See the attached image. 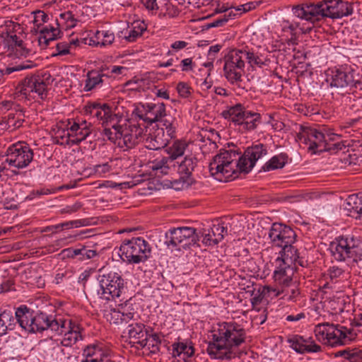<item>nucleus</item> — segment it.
<instances>
[{
	"label": "nucleus",
	"mask_w": 362,
	"mask_h": 362,
	"mask_svg": "<svg viewBox=\"0 0 362 362\" xmlns=\"http://www.w3.org/2000/svg\"><path fill=\"white\" fill-rule=\"evenodd\" d=\"M292 11L296 17L308 21L313 26L327 18L337 19L350 16L353 13V6L342 0H322L294 6Z\"/></svg>",
	"instance_id": "f03ea898"
},
{
	"label": "nucleus",
	"mask_w": 362,
	"mask_h": 362,
	"mask_svg": "<svg viewBox=\"0 0 362 362\" xmlns=\"http://www.w3.org/2000/svg\"><path fill=\"white\" fill-rule=\"evenodd\" d=\"M13 49H14L15 54L18 57H26L30 53V49H28L24 46L23 40L21 42L16 44Z\"/></svg>",
	"instance_id": "bf43d9fd"
},
{
	"label": "nucleus",
	"mask_w": 362,
	"mask_h": 362,
	"mask_svg": "<svg viewBox=\"0 0 362 362\" xmlns=\"http://www.w3.org/2000/svg\"><path fill=\"white\" fill-rule=\"evenodd\" d=\"M146 28L144 21H134L126 29L120 31L118 33V37L124 39L127 42H132L142 35Z\"/></svg>",
	"instance_id": "cd10ccee"
},
{
	"label": "nucleus",
	"mask_w": 362,
	"mask_h": 362,
	"mask_svg": "<svg viewBox=\"0 0 362 362\" xmlns=\"http://www.w3.org/2000/svg\"><path fill=\"white\" fill-rule=\"evenodd\" d=\"M112 112L111 107L107 103H91L85 107V113L95 117L102 124Z\"/></svg>",
	"instance_id": "c85d7f7f"
},
{
	"label": "nucleus",
	"mask_w": 362,
	"mask_h": 362,
	"mask_svg": "<svg viewBox=\"0 0 362 362\" xmlns=\"http://www.w3.org/2000/svg\"><path fill=\"white\" fill-rule=\"evenodd\" d=\"M227 23L226 16H219L213 20L212 22L206 23L205 27L206 29L211 28H218L224 26Z\"/></svg>",
	"instance_id": "680f3d73"
},
{
	"label": "nucleus",
	"mask_w": 362,
	"mask_h": 362,
	"mask_svg": "<svg viewBox=\"0 0 362 362\" xmlns=\"http://www.w3.org/2000/svg\"><path fill=\"white\" fill-rule=\"evenodd\" d=\"M235 151L222 149L209 163V172L216 179L222 180V177H229L235 172L233 161L236 160Z\"/></svg>",
	"instance_id": "f8f14e48"
},
{
	"label": "nucleus",
	"mask_w": 362,
	"mask_h": 362,
	"mask_svg": "<svg viewBox=\"0 0 362 362\" xmlns=\"http://www.w3.org/2000/svg\"><path fill=\"white\" fill-rule=\"evenodd\" d=\"M187 146L188 144L185 141L176 140L173 141L171 146L165 147V151L169 155L168 158L172 160V163L175 164V162L185 154Z\"/></svg>",
	"instance_id": "58836bf2"
},
{
	"label": "nucleus",
	"mask_w": 362,
	"mask_h": 362,
	"mask_svg": "<svg viewBox=\"0 0 362 362\" xmlns=\"http://www.w3.org/2000/svg\"><path fill=\"white\" fill-rule=\"evenodd\" d=\"M337 356H343L350 362H362V350L360 349H354L339 351L337 352Z\"/></svg>",
	"instance_id": "8fccbe9b"
},
{
	"label": "nucleus",
	"mask_w": 362,
	"mask_h": 362,
	"mask_svg": "<svg viewBox=\"0 0 362 362\" xmlns=\"http://www.w3.org/2000/svg\"><path fill=\"white\" fill-rule=\"evenodd\" d=\"M174 165L172 160L168 159V157H163L151 162L150 168L156 173L160 172L163 175H167L173 170Z\"/></svg>",
	"instance_id": "79ce46f5"
},
{
	"label": "nucleus",
	"mask_w": 362,
	"mask_h": 362,
	"mask_svg": "<svg viewBox=\"0 0 362 362\" xmlns=\"http://www.w3.org/2000/svg\"><path fill=\"white\" fill-rule=\"evenodd\" d=\"M56 21L57 25L62 26L66 30L74 28L78 22V20L70 11L60 13L59 18H57Z\"/></svg>",
	"instance_id": "49530a36"
},
{
	"label": "nucleus",
	"mask_w": 362,
	"mask_h": 362,
	"mask_svg": "<svg viewBox=\"0 0 362 362\" xmlns=\"http://www.w3.org/2000/svg\"><path fill=\"white\" fill-rule=\"evenodd\" d=\"M127 120V119L122 115L112 112L107 119L102 123L104 128L103 135L111 142L118 144L120 138H122V130Z\"/></svg>",
	"instance_id": "6ab92c4d"
},
{
	"label": "nucleus",
	"mask_w": 362,
	"mask_h": 362,
	"mask_svg": "<svg viewBox=\"0 0 362 362\" xmlns=\"http://www.w3.org/2000/svg\"><path fill=\"white\" fill-rule=\"evenodd\" d=\"M33 159V151L23 142L10 146L6 153V158L0 165V171L11 170L13 175H18L19 170L28 166Z\"/></svg>",
	"instance_id": "20e7f679"
},
{
	"label": "nucleus",
	"mask_w": 362,
	"mask_h": 362,
	"mask_svg": "<svg viewBox=\"0 0 362 362\" xmlns=\"http://www.w3.org/2000/svg\"><path fill=\"white\" fill-rule=\"evenodd\" d=\"M165 105L163 103H148L138 105L132 112V116L139 118L145 124H152L158 122L165 116Z\"/></svg>",
	"instance_id": "dca6fc26"
},
{
	"label": "nucleus",
	"mask_w": 362,
	"mask_h": 362,
	"mask_svg": "<svg viewBox=\"0 0 362 362\" xmlns=\"http://www.w3.org/2000/svg\"><path fill=\"white\" fill-rule=\"evenodd\" d=\"M226 234L227 228L223 226V223L213 224L210 229L204 230L202 243L208 246L215 245L221 242Z\"/></svg>",
	"instance_id": "a878e982"
},
{
	"label": "nucleus",
	"mask_w": 362,
	"mask_h": 362,
	"mask_svg": "<svg viewBox=\"0 0 362 362\" xmlns=\"http://www.w3.org/2000/svg\"><path fill=\"white\" fill-rule=\"evenodd\" d=\"M14 329V315L11 310H0V337L6 334L8 329Z\"/></svg>",
	"instance_id": "a19ab883"
},
{
	"label": "nucleus",
	"mask_w": 362,
	"mask_h": 362,
	"mask_svg": "<svg viewBox=\"0 0 362 362\" xmlns=\"http://www.w3.org/2000/svg\"><path fill=\"white\" fill-rule=\"evenodd\" d=\"M24 112L21 106H15V111L10 112L3 118L1 126L9 131H13L22 126L24 122Z\"/></svg>",
	"instance_id": "c756f323"
},
{
	"label": "nucleus",
	"mask_w": 362,
	"mask_h": 362,
	"mask_svg": "<svg viewBox=\"0 0 362 362\" xmlns=\"http://www.w3.org/2000/svg\"><path fill=\"white\" fill-rule=\"evenodd\" d=\"M118 255L129 264L145 262L151 255V247L142 238H133L124 241L119 247Z\"/></svg>",
	"instance_id": "6e6552de"
},
{
	"label": "nucleus",
	"mask_w": 362,
	"mask_h": 362,
	"mask_svg": "<svg viewBox=\"0 0 362 362\" xmlns=\"http://www.w3.org/2000/svg\"><path fill=\"white\" fill-rule=\"evenodd\" d=\"M59 330H54L59 334H64L61 344L71 347L79 339H82L81 328L78 323L70 319H58Z\"/></svg>",
	"instance_id": "a211bd4d"
},
{
	"label": "nucleus",
	"mask_w": 362,
	"mask_h": 362,
	"mask_svg": "<svg viewBox=\"0 0 362 362\" xmlns=\"http://www.w3.org/2000/svg\"><path fill=\"white\" fill-rule=\"evenodd\" d=\"M197 162V158L193 155L186 156L181 161L176 160L175 162L173 170L177 171L180 175V178L173 182L174 189L177 190L184 189L194 183L195 180L192 177V172L194 170Z\"/></svg>",
	"instance_id": "ddd939ff"
},
{
	"label": "nucleus",
	"mask_w": 362,
	"mask_h": 362,
	"mask_svg": "<svg viewBox=\"0 0 362 362\" xmlns=\"http://www.w3.org/2000/svg\"><path fill=\"white\" fill-rule=\"evenodd\" d=\"M14 325L16 320L19 325L26 331H29L30 321H32L34 313L25 305H22L16 309L14 313Z\"/></svg>",
	"instance_id": "4c0bfd02"
},
{
	"label": "nucleus",
	"mask_w": 362,
	"mask_h": 362,
	"mask_svg": "<svg viewBox=\"0 0 362 362\" xmlns=\"http://www.w3.org/2000/svg\"><path fill=\"white\" fill-rule=\"evenodd\" d=\"M35 66V64L32 61H27L21 64L16 65L12 67H7L5 69L1 71V74L8 75L14 71H21L26 69H30Z\"/></svg>",
	"instance_id": "6e6d98bb"
},
{
	"label": "nucleus",
	"mask_w": 362,
	"mask_h": 362,
	"mask_svg": "<svg viewBox=\"0 0 362 362\" xmlns=\"http://www.w3.org/2000/svg\"><path fill=\"white\" fill-rule=\"evenodd\" d=\"M269 287L264 286L262 288V291H260V289H258L256 293H253L254 296L251 298V303L254 309L262 302L264 294L269 293Z\"/></svg>",
	"instance_id": "4d7b16f0"
},
{
	"label": "nucleus",
	"mask_w": 362,
	"mask_h": 362,
	"mask_svg": "<svg viewBox=\"0 0 362 362\" xmlns=\"http://www.w3.org/2000/svg\"><path fill=\"white\" fill-rule=\"evenodd\" d=\"M331 252L337 261L352 259L357 262L362 257V240L350 235L341 236L332 243Z\"/></svg>",
	"instance_id": "423d86ee"
},
{
	"label": "nucleus",
	"mask_w": 362,
	"mask_h": 362,
	"mask_svg": "<svg viewBox=\"0 0 362 362\" xmlns=\"http://www.w3.org/2000/svg\"><path fill=\"white\" fill-rule=\"evenodd\" d=\"M244 60H246L251 67H262L269 62L268 57L264 53L255 51L252 49L245 47L241 49Z\"/></svg>",
	"instance_id": "2f4dec72"
},
{
	"label": "nucleus",
	"mask_w": 362,
	"mask_h": 362,
	"mask_svg": "<svg viewBox=\"0 0 362 362\" xmlns=\"http://www.w3.org/2000/svg\"><path fill=\"white\" fill-rule=\"evenodd\" d=\"M171 354L177 362H187L194 354V348L184 343H175L172 345Z\"/></svg>",
	"instance_id": "c9c22d12"
},
{
	"label": "nucleus",
	"mask_w": 362,
	"mask_h": 362,
	"mask_svg": "<svg viewBox=\"0 0 362 362\" xmlns=\"http://www.w3.org/2000/svg\"><path fill=\"white\" fill-rule=\"evenodd\" d=\"M226 119L239 126L242 131H252L261 123V115L247 110L242 104L238 103L222 112Z\"/></svg>",
	"instance_id": "0eeeda50"
},
{
	"label": "nucleus",
	"mask_w": 362,
	"mask_h": 362,
	"mask_svg": "<svg viewBox=\"0 0 362 362\" xmlns=\"http://www.w3.org/2000/svg\"><path fill=\"white\" fill-rule=\"evenodd\" d=\"M127 329L132 346H135L138 349L146 348L149 332L145 325L141 322H134L129 325Z\"/></svg>",
	"instance_id": "5701e85b"
},
{
	"label": "nucleus",
	"mask_w": 362,
	"mask_h": 362,
	"mask_svg": "<svg viewBox=\"0 0 362 362\" xmlns=\"http://www.w3.org/2000/svg\"><path fill=\"white\" fill-rule=\"evenodd\" d=\"M61 33L58 28L53 26L43 27L39 32L38 44L42 48L45 49L50 41H53L59 37Z\"/></svg>",
	"instance_id": "e433bc0d"
},
{
	"label": "nucleus",
	"mask_w": 362,
	"mask_h": 362,
	"mask_svg": "<svg viewBox=\"0 0 362 362\" xmlns=\"http://www.w3.org/2000/svg\"><path fill=\"white\" fill-rule=\"evenodd\" d=\"M66 144L69 145L78 144L85 140L90 134V129H85L84 127H80L78 123L74 124L67 129Z\"/></svg>",
	"instance_id": "473e14b6"
},
{
	"label": "nucleus",
	"mask_w": 362,
	"mask_h": 362,
	"mask_svg": "<svg viewBox=\"0 0 362 362\" xmlns=\"http://www.w3.org/2000/svg\"><path fill=\"white\" fill-rule=\"evenodd\" d=\"M93 170L95 174L102 176L111 170V166L108 163L95 165L93 166Z\"/></svg>",
	"instance_id": "338daca9"
},
{
	"label": "nucleus",
	"mask_w": 362,
	"mask_h": 362,
	"mask_svg": "<svg viewBox=\"0 0 362 362\" xmlns=\"http://www.w3.org/2000/svg\"><path fill=\"white\" fill-rule=\"evenodd\" d=\"M211 337L206 348L209 355L216 359H231L236 356L235 349L245 342L246 332L237 323L223 322L214 329Z\"/></svg>",
	"instance_id": "f257e3e1"
},
{
	"label": "nucleus",
	"mask_w": 362,
	"mask_h": 362,
	"mask_svg": "<svg viewBox=\"0 0 362 362\" xmlns=\"http://www.w3.org/2000/svg\"><path fill=\"white\" fill-rule=\"evenodd\" d=\"M344 274V270L337 267L332 266L327 271L325 274V279L326 283L324 284V288H331V284H335L340 281L341 276Z\"/></svg>",
	"instance_id": "c03bdc74"
},
{
	"label": "nucleus",
	"mask_w": 362,
	"mask_h": 362,
	"mask_svg": "<svg viewBox=\"0 0 362 362\" xmlns=\"http://www.w3.org/2000/svg\"><path fill=\"white\" fill-rule=\"evenodd\" d=\"M361 202V193L351 194L348 197L345 209L350 213V216L356 218V216L358 215Z\"/></svg>",
	"instance_id": "a18cd8bd"
},
{
	"label": "nucleus",
	"mask_w": 362,
	"mask_h": 362,
	"mask_svg": "<svg viewBox=\"0 0 362 362\" xmlns=\"http://www.w3.org/2000/svg\"><path fill=\"white\" fill-rule=\"evenodd\" d=\"M103 315L107 321L112 324L122 323V311L110 308L103 310Z\"/></svg>",
	"instance_id": "603ef678"
},
{
	"label": "nucleus",
	"mask_w": 362,
	"mask_h": 362,
	"mask_svg": "<svg viewBox=\"0 0 362 362\" xmlns=\"http://www.w3.org/2000/svg\"><path fill=\"white\" fill-rule=\"evenodd\" d=\"M83 206V204L80 202H76L72 205H67L60 210V214H71L79 211Z\"/></svg>",
	"instance_id": "e2e57ef3"
},
{
	"label": "nucleus",
	"mask_w": 362,
	"mask_h": 362,
	"mask_svg": "<svg viewBox=\"0 0 362 362\" xmlns=\"http://www.w3.org/2000/svg\"><path fill=\"white\" fill-rule=\"evenodd\" d=\"M295 267L293 266L284 265L281 263L274 273L275 281L284 286H289L295 273Z\"/></svg>",
	"instance_id": "72a5a7b5"
},
{
	"label": "nucleus",
	"mask_w": 362,
	"mask_h": 362,
	"mask_svg": "<svg viewBox=\"0 0 362 362\" xmlns=\"http://www.w3.org/2000/svg\"><path fill=\"white\" fill-rule=\"evenodd\" d=\"M198 241L199 236L192 227L174 228L166 233L165 244L168 247H176L178 250L198 245Z\"/></svg>",
	"instance_id": "9b49d317"
},
{
	"label": "nucleus",
	"mask_w": 362,
	"mask_h": 362,
	"mask_svg": "<svg viewBox=\"0 0 362 362\" xmlns=\"http://www.w3.org/2000/svg\"><path fill=\"white\" fill-rule=\"evenodd\" d=\"M354 73L352 71L336 69L332 71L330 86L337 88H349L353 85Z\"/></svg>",
	"instance_id": "bb28decb"
},
{
	"label": "nucleus",
	"mask_w": 362,
	"mask_h": 362,
	"mask_svg": "<svg viewBox=\"0 0 362 362\" xmlns=\"http://www.w3.org/2000/svg\"><path fill=\"white\" fill-rule=\"evenodd\" d=\"M110 76L105 73L104 69L100 71L94 70L90 71L88 73L84 88L87 91L91 90L97 86L103 83L105 78H108Z\"/></svg>",
	"instance_id": "ea45409f"
},
{
	"label": "nucleus",
	"mask_w": 362,
	"mask_h": 362,
	"mask_svg": "<svg viewBox=\"0 0 362 362\" xmlns=\"http://www.w3.org/2000/svg\"><path fill=\"white\" fill-rule=\"evenodd\" d=\"M86 359L82 362H114L109 354L99 346H89L83 351Z\"/></svg>",
	"instance_id": "7c9ffc66"
},
{
	"label": "nucleus",
	"mask_w": 362,
	"mask_h": 362,
	"mask_svg": "<svg viewBox=\"0 0 362 362\" xmlns=\"http://www.w3.org/2000/svg\"><path fill=\"white\" fill-rule=\"evenodd\" d=\"M52 81L50 74L27 77L17 88L25 96L30 95V93H35L43 100L47 95V88Z\"/></svg>",
	"instance_id": "2eb2a0df"
},
{
	"label": "nucleus",
	"mask_w": 362,
	"mask_h": 362,
	"mask_svg": "<svg viewBox=\"0 0 362 362\" xmlns=\"http://www.w3.org/2000/svg\"><path fill=\"white\" fill-rule=\"evenodd\" d=\"M298 23H289L288 21L284 22L282 25V31L289 33L291 35V39L288 40V45H294L296 43V30L299 27Z\"/></svg>",
	"instance_id": "5fc2aeb1"
},
{
	"label": "nucleus",
	"mask_w": 362,
	"mask_h": 362,
	"mask_svg": "<svg viewBox=\"0 0 362 362\" xmlns=\"http://www.w3.org/2000/svg\"><path fill=\"white\" fill-rule=\"evenodd\" d=\"M244 68L245 60L241 49H232L224 57V76L231 84L240 86Z\"/></svg>",
	"instance_id": "9d476101"
},
{
	"label": "nucleus",
	"mask_w": 362,
	"mask_h": 362,
	"mask_svg": "<svg viewBox=\"0 0 362 362\" xmlns=\"http://www.w3.org/2000/svg\"><path fill=\"white\" fill-rule=\"evenodd\" d=\"M276 262L284 265L296 267V264L303 266V260L300 257L298 249L295 244H288L279 251V257Z\"/></svg>",
	"instance_id": "393cba45"
},
{
	"label": "nucleus",
	"mask_w": 362,
	"mask_h": 362,
	"mask_svg": "<svg viewBox=\"0 0 362 362\" xmlns=\"http://www.w3.org/2000/svg\"><path fill=\"white\" fill-rule=\"evenodd\" d=\"M267 147L262 144H258L248 147L244 154L239 158L235 165L240 172L248 173L254 167L255 163L266 156Z\"/></svg>",
	"instance_id": "aec40b11"
},
{
	"label": "nucleus",
	"mask_w": 362,
	"mask_h": 362,
	"mask_svg": "<svg viewBox=\"0 0 362 362\" xmlns=\"http://www.w3.org/2000/svg\"><path fill=\"white\" fill-rule=\"evenodd\" d=\"M52 357L57 362H76V358L72 355L71 347L57 344L52 348Z\"/></svg>",
	"instance_id": "f704fd0d"
},
{
	"label": "nucleus",
	"mask_w": 362,
	"mask_h": 362,
	"mask_svg": "<svg viewBox=\"0 0 362 362\" xmlns=\"http://www.w3.org/2000/svg\"><path fill=\"white\" fill-rule=\"evenodd\" d=\"M172 139L167 136L163 128H157L148 135L144 134L143 141L148 149L159 150L165 148Z\"/></svg>",
	"instance_id": "b1692460"
},
{
	"label": "nucleus",
	"mask_w": 362,
	"mask_h": 362,
	"mask_svg": "<svg viewBox=\"0 0 362 362\" xmlns=\"http://www.w3.org/2000/svg\"><path fill=\"white\" fill-rule=\"evenodd\" d=\"M100 290L98 293L102 299L110 300L120 298L125 293L124 281L115 272L103 273L98 276Z\"/></svg>",
	"instance_id": "1a4fd4ad"
},
{
	"label": "nucleus",
	"mask_w": 362,
	"mask_h": 362,
	"mask_svg": "<svg viewBox=\"0 0 362 362\" xmlns=\"http://www.w3.org/2000/svg\"><path fill=\"white\" fill-rule=\"evenodd\" d=\"M341 135L337 138L335 141H327L325 151H329L332 153H336L339 151H344L349 146V143L347 141L340 140Z\"/></svg>",
	"instance_id": "09e8293b"
},
{
	"label": "nucleus",
	"mask_w": 362,
	"mask_h": 362,
	"mask_svg": "<svg viewBox=\"0 0 362 362\" xmlns=\"http://www.w3.org/2000/svg\"><path fill=\"white\" fill-rule=\"evenodd\" d=\"M160 14L167 18H175L180 13L179 9L170 2H166L160 8Z\"/></svg>",
	"instance_id": "864d4df0"
},
{
	"label": "nucleus",
	"mask_w": 362,
	"mask_h": 362,
	"mask_svg": "<svg viewBox=\"0 0 362 362\" xmlns=\"http://www.w3.org/2000/svg\"><path fill=\"white\" fill-rule=\"evenodd\" d=\"M104 30H97L94 36L92 37L90 40V45L95 46H103L102 43L104 42Z\"/></svg>",
	"instance_id": "69168bd1"
},
{
	"label": "nucleus",
	"mask_w": 362,
	"mask_h": 362,
	"mask_svg": "<svg viewBox=\"0 0 362 362\" xmlns=\"http://www.w3.org/2000/svg\"><path fill=\"white\" fill-rule=\"evenodd\" d=\"M314 332L320 342L332 347L349 344L357 337L354 329L328 322L315 325Z\"/></svg>",
	"instance_id": "7ed1b4c3"
},
{
	"label": "nucleus",
	"mask_w": 362,
	"mask_h": 362,
	"mask_svg": "<svg viewBox=\"0 0 362 362\" xmlns=\"http://www.w3.org/2000/svg\"><path fill=\"white\" fill-rule=\"evenodd\" d=\"M286 163V157L283 154L273 156L263 166L264 171H270L279 168H282Z\"/></svg>",
	"instance_id": "de8ad7c7"
},
{
	"label": "nucleus",
	"mask_w": 362,
	"mask_h": 362,
	"mask_svg": "<svg viewBox=\"0 0 362 362\" xmlns=\"http://www.w3.org/2000/svg\"><path fill=\"white\" fill-rule=\"evenodd\" d=\"M146 345L147 349L151 354H156L160 351V345L161 344V340L160 336L156 334H150L148 332V336L146 339Z\"/></svg>",
	"instance_id": "3c124183"
},
{
	"label": "nucleus",
	"mask_w": 362,
	"mask_h": 362,
	"mask_svg": "<svg viewBox=\"0 0 362 362\" xmlns=\"http://www.w3.org/2000/svg\"><path fill=\"white\" fill-rule=\"evenodd\" d=\"M179 95L182 98H187L191 94V88L185 82H180L177 86Z\"/></svg>",
	"instance_id": "0e129e2a"
},
{
	"label": "nucleus",
	"mask_w": 362,
	"mask_h": 362,
	"mask_svg": "<svg viewBox=\"0 0 362 362\" xmlns=\"http://www.w3.org/2000/svg\"><path fill=\"white\" fill-rule=\"evenodd\" d=\"M141 120L136 117L127 119L126 125L122 130V138L118 141V146L126 148H132L137 144L143 141L144 137V131L147 126L144 122L140 123Z\"/></svg>",
	"instance_id": "4468645a"
},
{
	"label": "nucleus",
	"mask_w": 362,
	"mask_h": 362,
	"mask_svg": "<svg viewBox=\"0 0 362 362\" xmlns=\"http://www.w3.org/2000/svg\"><path fill=\"white\" fill-rule=\"evenodd\" d=\"M158 122L162 126L161 128L164 129L168 137L170 136L173 139L176 136L177 122L173 116L167 115L165 112V116L162 117Z\"/></svg>",
	"instance_id": "37998d69"
},
{
	"label": "nucleus",
	"mask_w": 362,
	"mask_h": 362,
	"mask_svg": "<svg viewBox=\"0 0 362 362\" xmlns=\"http://www.w3.org/2000/svg\"><path fill=\"white\" fill-rule=\"evenodd\" d=\"M56 52L52 53V57L66 55L69 53V44L66 42H59L56 45Z\"/></svg>",
	"instance_id": "052dcab7"
},
{
	"label": "nucleus",
	"mask_w": 362,
	"mask_h": 362,
	"mask_svg": "<svg viewBox=\"0 0 362 362\" xmlns=\"http://www.w3.org/2000/svg\"><path fill=\"white\" fill-rule=\"evenodd\" d=\"M268 235L272 246L281 249L288 244H295L296 241V232L291 227L279 223L272 224Z\"/></svg>",
	"instance_id": "f3484780"
},
{
	"label": "nucleus",
	"mask_w": 362,
	"mask_h": 362,
	"mask_svg": "<svg viewBox=\"0 0 362 362\" xmlns=\"http://www.w3.org/2000/svg\"><path fill=\"white\" fill-rule=\"evenodd\" d=\"M286 341L291 349L300 354L317 353L322 350L321 346L312 337L305 338L296 334L288 337Z\"/></svg>",
	"instance_id": "412c9836"
},
{
	"label": "nucleus",
	"mask_w": 362,
	"mask_h": 362,
	"mask_svg": "<svg viewBox=\"0 0 362 362\" xmlns=\"http://www.w3.org/2000/svg\"><path fill=\"white\" fill-rule=\"evenodd\" d=\"M180 66L182 71L187 72L189 71H193L195 66V63L193 62L192 58H186L181 61Z\"/></svg>",
	"instance_id": "774afa93"
},
{
	"label": "nucleus",
	"mask_w": 362,
	"mask_h": 362,
	"mask_svg": "<svg viewBox=\"0 0 362 362\" xmlns=\"http://www.w3.org/2000/svg\"><path fill=\"white\" fill-rule=\"evenodd\" d=\"M58 319L59 317L48 315L45 313L33 315L28 332H41L48 329L53 332L59 330Z\"/></svg>",
	"instance_id": "4be33fe9"
},
{
	"label": "nucleus",
	"mask_w": 362,
	"mask_h": 362,
	"mask_svg": "<svg viewBox=\"0 0 362 362\" xmlns=\"http://www.w3.org/2000/svg\"><path fill=\"white\" fill-rule=\"evenodd\" d=\"M33 23L35 25L39 28L44 23L47 22L48 16L43 11H37L34 13Z\"/></svg>",
	"instance_id": "13d9d810"
},
{
	"label": "nucleus",
	"mask_w": 362,
	"mask_h": 362,
	"mask_svg": "<svg viewBox=\"0 0 362 362\" xmlns=\"http://www.w3.org/2000/svg\"><path fill=\"white\" fill-rule=\"evenodd\" d=\"M339 134L327 130L325 132L310 127L300 126L296 140L300 144H308V150L312 154L325 151L327 141H335Z\"/></svg>",
	"instance_id": "39448f33"
}]
</instances>
